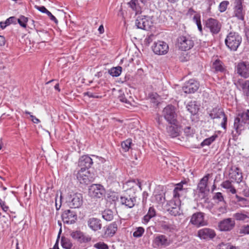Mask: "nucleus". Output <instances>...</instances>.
I'll return each instance as SVG.
<instances>
[{
  "label": "nucleus",
  "mask_w": 249,
  "mask_h": 249,
  "mask_svg": "<svg viewBox=\"0 0 249 249\" xmlns=\"http://www.w3.org/2000/svg\"><path fill=\"white\" fill-rule=\"evenodd\" d=\"M199 83L194 79H190L186 82L183 87V90L186 93H193L198 89Z\"/></svg>",
  "instance_id": "obj_19"
},
{
  "label": "nucleus",
  "mask_w": 249,
  "mask_h": 249,
  "mask_svg": "<svg viewBox=\"0 0 249 249\" xmlns=\"http://www.w3.org/2000/svg\"><path fill=\"white\" fill-rule=\"evenodd\" d=\"M5 23V22H0V27L2 29H4L6 26H7V24H4Z\"/></svg>",
  "instance_id": "obj_64"
},
{
  "label": "nucleus",
  "mask_w": 249,
  "mask_h": 249,
  "mask_svg": "<svg viewBox=\"0 0 249 249\" xmlns=\"http://www.w3.org/2000/svg\"><path fill=\"white\" fill-rule=\"evenodd\" d=\"M162 115L169 124H175L177 123V114L173 106L168 105L164 107L162 111Z\"/></svg>",
  "instance_id": "obj_4"
},
{
  "label": "nucleus",
  "mask_w": 249,
  "mask_h": 249,
  "mask_svg": "<svg viewBox=\"0 0 249 249\" xmlns=\"http://www.w3.org/2000/svg\"><path fill=\"white\" fill-rule=\"evenodd\" d=\"M241 233L249 234V226H246L240 231Z\"/></svg>",
  "instance_id": "obj_54"
},
{
  "label": "nucleus",
  "mask_w": 249,
  "mask_h": 249,
  "mask_svg": "<svg viewBox=\"0 0 249 249\" xmlns=\"http://www.w3.org/2000/svg\"><path fill=\"white\" fill-rule=\"evenodd\" d=\"M217 137V135L215 134L211 137L205 139L200 144L202 147H203L206 145H210L213 142L216 138Z\"/></svg>",
  "instance_id": "obj_39"
},
{
  "label": "nucleus",
  "mask_w": 249,
  "mask_h": 249,
  "mask_svg": "<svg viewBox=\"0 0 249 249\" xmlns=\"http://www.w3.org/2000/svg\"><path fill=\"white\" fill-rule=\"evenodd\" d=\"M213 68L216 71H222L224 68L222 66V63L219 60H216L213 64Z\"/></svg>",
  "instance_id": "obj_42"
},
{
  "label": "nucleus",
  "mask_w": 249,
  "mask_h": 249,
  "mask_svg": "<svg viewBox=\"0 0 249 249\" xmlns=\"http://www.w3.org/2000/svg\"><path fill=\"white\" fill-rule=\"evenodd\" d=\"M128 4L133 10L136 11V13L141 12V8L138 4V0H131Z\"/></svg>",
  "instance_id": "obj_37"
},
{
  "label": "nucleus",
  "mask_w": 249,
  "mask_h": 249,
  "mask_svg": "<svg viewBox=\"0 0 249 249\" xmlns=\"http://www.w3.org/2000/svg\"><path fill=\"white\" fill-rule=\"evenodd\" d=\"M135 25L139 29L148 30L152 26L153 21L150 17L140 16L136 19Z\"/></svg>",
  "instance_id": "obj_7"
},
{
  "label": "nucleus",
  "mask_w": 249,
  "mask_h": 249,
  "mask_svg": "<svg viewBox=\"0 0 249 249\" xmlns=\"http://www.w3.org/2000/svg\"><path fill=\"white\" fill-rule=\"evenodd\" d=\"M109 197L111 198L112 199V201H116L118 199L117 196H116V195L114 194H113L112 195H110L109 196Z\"/></svg>",
  "instance_id": "obj_60"
},
{
  "label": "nucleus",
  "mask_w": 249,
  "mask_h": 249,
  "mask_svg": "<svg viewBox=\"0 0 249 249\" xmlns=\"http://www.w3.org/2000/svg\"><path fill=\"white\" fill-rule=\"evenodd\" d=\"M0 205L4 212H6L8 211L9 207L6 205L5 202L0 200Z\"/></svg>",
  "instance_id": "obj_52"
},
{
  "label": "nucleus",
  "mask_w": 249,
  "mask_h": 249,
  "mask_svg": "<svg viewBox=\"0 0 249 249\" xmlns=\"http://www.w3.org/2000/svg\"><path fill=\"white\" fill-rule=\"evenodd\" d=\"M172 243L171 240L164 234L156 235L152 241L154 248L161 249L169 246Z\"/></svg>",
  "instance_id": "obj_5"
},
{
  "label": "nucleus",
  "mask_w": 249,
  "mask_h": 249,
  "mask_svg": "<svg viewBox=\"0 0 249 249\" xmlns=\"http://www.w3.org/2000/svg\"><path fill=\"white\" fill-rule=\"evenodd\" d=\"M28 21V18L21 15L19 16V18H17V22L23 28H26L27 27V23Z\"/></svg>",
  "instance_id": "obj_43"
},
{
  "label": "nucleus",
  "mask_w": 249,
  "mask_h": 249,
  "mask_svg": "<svg viewBox=\"0 0 249 249\" xmlns=\"http://www.w3.org/2000/svg\"><path fill=\"white\" fill-rule=\"evenodd\" d=\"M173 125L167 126L166 129L168 135L172 138H175L179 135V128L177 123Z\"/></svg>",
  "instance_id": "obj_28"
},
{
  "label": "nucleus",
  "mask_w": 249,
  "mask_h": 249,
  "mask_svg": "<svg viewBox=\"0 0 249 249\" xmlns=\"http://www.w3.org/2000/svg\"><path fill=\"white\" fill-rule=\"evenodd\" d=\"M125 186L129 187V189L136 188L137 187L141 188V183L138 180H132L128 181L126 182Z\"/></svg>",
  "instance_id": "obj_40"
},
{
  "label": "nucleus",
  "mask_w": 249,
  "mask_h": 249,
  "mask_svg": "<svg viewBox=\"0 0 249 249\" xmlns=\"http://www.w3.org/2000/svg\"><path fill=\"white\" fill-rule=\"evenodd\" d=\"M229 4V2L228 0H223L222 2H221L219 5L218 6V10L221 12H225Z\"/></svg>",
  "instance_id": "obj_47"
},
{
  "label": "nucleus",
  "mask_w": 249,
  "mask_h": 249,
  "mask_svg": "<svg viewBox=\"0 0 249 249\" xmlns=\"http://www.w3.org/2000/svg\"><path fill=\"white\" fill-rule=\"evenodd\" d=\"M83 196L80 193H74L69 196V205L72 208H78L83 204Z\"/></svg>",
  "instance_id": "obj_13"
},
{
  "label": "nucleus",
  "mask_w": 249,
  "mask_h": 249,
  "mask_svg": "<svg viewBox=\"0 0 249 249\" xmlns=\"http://www.w3.org/2000/svg\"><path fill=\"white\" fill-rule=\"evenodd\" d=\"M5 39L4 36H0V47L3 46L5 45Z\"/></svg>",
  "instance_id": "obj_57"
},
{
  "label": "nucleus",
  "mask_w": 249,
  "mask_h": 249,
  "mask_svg": "<svg viewBox=\"0 0 249 249\" xmlns=\"http://www.w3.org/2000/svg\"><path fill=\"white\" fill-rule=\"evenodd\" d=\"M233 217L236 220L239 221H244L248 218V216L242 213H236L233 215Z\"/></svg>",
  "instance_id": "obj_45"
},
{
  "label": "nucleus",
  "mask_w": 249,
  "mask_h": 249,
  "mask_svg": "<svg viewBox=\"0 0 249 249\" xmlns=\"http://www.w3.org/2000/svg\"><path fill=\"white\" fill-rule=\"evenodd\" d=\"M160 227L162 230L166 232H172L176 230V226L174 225L166 222H162L160 224Z\"/></svg>",
  "instance_id": "obj_32"
},
{
  "label": "nucleus",
  "mask_w": 249,
  "mask_h": 249,
  "mask_svg": "<svg viewBox=\"0 0 249 249\" xmlns=\"http://www.w3.org/2000/svg\"><path fill=\"white\" fill-rule=\"evenodd\" d=\"M229 176L230 178L235 180L237 183H240L242 180V174L239 168L232 166L231 168Z\"/></svg>",
  "instance_id": "obj_22"
},
{
  "label": "nucleus",
  "mask_w": 249,
  "mask_h": 249,
  "mask_svg": "<svg viewBox=\"0 0 249 249\" xmlns=\"http://www.w3.org/2000/svg\"><path fill=\"white\" fill-rule=\"evenodd\" d=\"M120 201L121 204L131 208L134 206L136 199L135 197H131L130 196H124L120 197Z\"/></svg>",
  "instance_id": "obj_27"
},
{
  "label": "nucleus",
  "mask_w": 249,
  "mask_h": 249,
  "mask_svg": "<svg viewBox=\"0 0 249 249\" xmlns=\"http://www.w3.org/2000/svg\"><path fill=\"white\" fill-rule=\"evenodd\" d=\"M195 13H196V12L192 8H190L188 10V12L187 13V15H189V16H192V15H193Z\"/></svg>",
  "instance_id": "obj_59"
},
{
  "label": "nucleus",
  "mask_w": 249,
  "mask_h": 249,
  "mask_svg": "<svg viewBox=\"0 0 249 249\" xmlns=\"http://www.w3.org/2000/svg\"><path fill=\"white\" fill-rule=\"evenodd\" d=\"M144 232V228L142 227H139L136 228L135 231L133 233V235L136 238H139L142 236Z\"/></svg>",
  "instance_id": "obj_46"
},
{
  "label": "nucleus",
  "mask_w": 249,
  "mask_h": 249,
  "mask_svg": "<svg viewBox=\"0 0 249 249\" xmlns=\"http://www.w3.org/2000/svg\"><path fill=\"white\" fill-rule=\"evenodd\" d=\"M154 36L153 35H151L150 36H148L147 38H146V42L148 43H150L151 41H152V37Z\"/></svg>",
  "instance_id": "obj_61"
},
{
  "label": "nucleus",
  "mask_w": 249,
  "mask_h": 249,
  "mask_svg": "<svg viewBox=\"0 0 249 249\" xmlns=\"http://www.w3.org/2000/svg\"><path fill=\"white\" fill-rule=\"evenodd\" d=\"M122 68L121 66L113 67L108 70V73L113 77H118L122 73Z\"/></svg>",
  "instance_id": "obj_33"
},
{
  "label": "nucleus",
  "mask_w": 249,
  "mask_h": 249,
  "mask_svg": "<svg viewBox=\"0 0 249 249\" xmlns=\"http://www.w3.org/2000/svg\"><path fill=\"white\" fill-rule=\"evenodd\" d=\"M218 211L219 213V214L220 213H224L227 212V208L225 206H222L218 208Z\"/></svg>",
  "instance_id": "obj_56"
},
{
  "label": "nucleus",
  "mask_w": 249,
  "mask_h": 249,
  "mask_svg": "<svg viewBox=\"0 0 249 249\" xmlns=\"http://www.w3.org/2000/svg\"><path fill=\"white\" fill-rule=\"evenodd\" d=\"M209 116L213 119L220 118L222 117V121L221 123V125L222 128L226 129L227 118L222 108L218 107L213 108L210 111Z\"/></svg>",
  "instance_id": "obj_9"
},
{
  "label": "nucleus",
  "mask_w": 249,
  "mask_h": 249,
  "mask_svg": "<svg viewBox=\"0 0 249 249\" xmlns=\"http://www.w3.org/2000/svg\"><path fill=\"white\" fill-rule=\"evenodd\" d=\"M186 184L187 181L185 180L176 184L173 190V198L167 203L166 210L172 215L176 216L180 213L181 201L179 197L182 192L187 191V188L183 187V185Z\"/></svg>",
  "instance_id": "obj_1"
},
{
  "label": "nucleus",
  "mask_w": 249,
  "mask_h": 249,
  "mask_svg": "<svg viewBox=\"0 0 249 249\" xmlns=\"http://www.w3.org/2000/svg\"><path fill=\"white\" fill-rule=\"evenodd\" d=\"M71 236L73 239L77 240L78 242L81 243L88 242L91 240L90 237L86 236L82 232L79 231L71 232Z\"/></svg>",
  "instance_id": "obj_23"
},
{
  "label": "nucleus",
  "mask_w": 249,
  "mask_h": 249,
  "mask_svg": "<svg viewBox=\"0 0 249 249\" xmlns=\"http://www.w3.org/2000/svg\"><path fill=\"white\" fill-rule=\"evenodd\" d=\"M242 40V37L238 33L231 32L227 35L225 42L228 49L231 51H235L241 43Z\"/></svg>",
  "instance_id": "obj_3"
},
{
  "label": "nucleus",
  "mask_w": 249,
  "mask_h": 249,
  "mask_svg": "<svg viewBox=\"0 0 249 249\" xmlns=\"http://www.w3.org/2000/svg\"><path fill=\"white\" fill-rule=\"evenodd\" d=\"M235 226V221L231 218H225L219 222L218 228L221 231H229Z\"/></svg>",
  "instance_id": "obj_20"
},
{
  "label": "nucleus",
  "mask_w": 249,
  "mask_h": 249,
  "mask_svg": "<svg viewBox=\"0 0 249 249\" xmlns=\"http://www.w3.org/2000/svg\"><path fill=\"white\" fill-rule=\"evenodd\" d=\"M87 224L89 227L95 231L100 230L102 228L101 220L97 218L92 217L89 219Z\"/></svg>",
  "instance_id": "obj_25"
},
{
  "label": "nucleus",
  "mask_w": 249,
  "mask_h": 249,
  "mask_svg": "<svg viewBox=\"0 0 249 249\" xmlns=\"http://www.w3.org/2000/svg\"><path fill=\"white\" fill-rule=\"evenodd\" d=\"M237 84L240 87L242 92L243 95L246 99H249V80H238Z\"/></svg>",
  "instance_id": "obj_24"
},
{
  "label": "nucleus",
  "mask_w": 249,
  "mask_h": 249,
  "mask_svg": "<svg viewBox=\"0 0 249 249\" xmlns=\"http://www.w3.org/2000/svg\"><path fill=\"white\" fill-rule=\"evenodd\" d=\"M93 164L92 160L90 157L87 155L82 156L79 160V166L82 168H84L87 170L90 168Z\"/></svg>",
  "instance_id": "obj_26"
},
{
  "label": "nucleus",
  "mask_w": 249,
  "mask_h": 249,
  "mask_svg": "<svg viewBox=\"0 0 249 249\" xmlns=\"http://www.w3.org/2000/svg\"><path fill=\"white\" fill-rule=\"evenodd\" d=\"M237 73L244 78L249 77V62L241 61L236 66Z\"/></svg>",
  "instance_id": "obj_17"
},
{
  "label": "nucleus",
  "mask_w": 249,
  "mask_h": 249,
  "mask_svg": "<svg viewBox=\"0 0 249 249\" xmlns=\"http://www.w3.org/2000/svg\"><path fill=\"white\" fill-rule=\"evenodd\" d=\"M190 222L197 227L204 226L207 224V222L204 220V214L201 212L194 213Z\"/></svg>",
  "instance_id": "obj_16"
},
{
  "label": "nucleus",
  "mask_w": 249,
  "mask_h": 249,
  "mask_svg": "<svg viewBox=\"0 0 249 249\" xmlns=\"http://www.w3.org/2000/svg\"><path fill=\"white\" fill-rule=\"evenodd\" d=\"M102 216L103 219L106 221H111L114 217L113 212L110 209L105 210L102 213Z\"/></svg>",
  "instance_id": "obj_31"
},
{
  "label": "nucleus",
  "mask_w": 249,
  "mask_h": 249,
  "mask_svg": "<svg viewBox=\"0 0 249 249\" xmlns=\"http://www.w3.org/2000/svg\"><path fill=\"white\" fill-rule=\"evenodd\" d=\"M30 117L32 118V121L34 123L37 124L40 122L39 120L36 118L35 116H33V115H31Z\"/></svg>",
  "instance_id": "obj_58"
},
{
  "label": "nucleus",
  "mask_w": 249,
  "mask_h": 249,
  "mask_svg": "<svg viewBox=\"0 0 249 249\" xmlns=\"http://www.w3.org/2000/svg\"><path fill=\"white\" fill-rule=\"evenodd\" d=\"M52 20L54 21L55 23L57 22V20L55 18V17L53 16L52 14L49 17Z\"/></svg>",
  "instance_id": "obj_63"
},
{
  "label": "nucleus",
  "mask_w": 249,
  "mask_h": 249,
  "mask_svg": "<svg viewBox=\"0 0 249 249\" xmlns=\"http://www.w3.org/2000/svg\"><path fill=\"white\" fill-rule=\"evenodd\" d=\"M186 108L191 114H196L197 112L198 107L196 105V102H190L186 106Z\"/></svg>",
  "instance_id": "obj_35"
},
{
  "label": "nucleus",
  "mask_w": 249,
  "mask_h": 249,
  "mask_svg": "<svg viewBox=\"0 0 249 249\" xmlns=\"http://www.w3.org/2000/svg\"><path fill=\"white\" fill-rule=\"evenodd\" d=\"M105 189L104 187L99 184H93L89 189V196L95 198H100L105 195Z\"/></svg>",
  "instance_id": "obj_8"
},
{
  "label": "nucleus",
  "mask_w": 249,
  "mask_h": 249,
  "mask_svg": "<svg viewBox=\"0 0 249 249\" xmlns=\"http://www.w3.org/2000/svg\"><path fill=\"white\" fill-rule=\"evenodd\" d=\"M249 124V110L247 109L238 113L235 118L233 127L237 133L240 134L244 130L245 125Z\"/></svg>",
  "instance_id": "obj_2"
},
{
  "label": "nucleus",
  "mask_w": 249,
  "mask_h": 249,
  "mask_svg": "<svg viewBox=\"0 0 249 249\" xmlns=\"http://www.w3.org/2000/svg\"><path fill=\"white\" fill-rule=\"evenodd\" d=\"M93 247L97 249H108V246L104 242H99L93 245Z\"/></svg>",
  "instance_id": "obj_48"
},
{
  "label": "nucleus",
  "mask_w": 249,
  "mask_h": 249,
  "mask_svg": "<svg viewBox=\"0 0 249 249\" xmlns=\"http://www.w3.org/2000/svg\"><path fill=\"white\" fill-rule=\"evenodd\" d=\"M156 215V210L153 207H150L148 210V212L146 215H145L143 218V220L144 223H147L150 219L153 217H154Z\"/></svg>",
  "instance_id": "obj_34"
},
{
  "label": "nucleus",
  "mask_w": 249,
  "mask_h": 249,
  "mask_svg": "<svg viewBox=\"0 0 249 249\" xmlns=\"http://www.w3.org/2000/svg\"><path fill=\"white\" fill-rule=\"evenodd\" d=\"M118 229V226L116 222H113L110 224L107 227L105 234L107 236L112 237L116 233Z\"/></svg>",
  "instance_id": "obj_29"
},
{
  "label": "nucleus",
  "mask_w": 249,
  "mask_h": 249,
  "mask_svg": "<svg viewBox=\"0 0 249 249\" xmlns=\"http://www.w3.org/2000/svg\"><path fill=\"white\" fill-rule=\"evenodd\" d=\"M36 9H37L38 11L40 12L45 13L47 12L48 10L43 6H36Z\"/></svg>",
  "instance_id": "obj_53"
},
{
  "label": "nucleus",
  "mask_w": 249,
  "mask_h": 249,
  "mask_svg": "<svg viewBox=\"0 0 249 249\" xmlns=\"http://www.w3.org/2000/svg\"><path fill=\"white\" fill-rule=\"evenodd\" d=\"M210 174H208L204 176L199 181L197 184V189L198 191L199 195L202 198H204L206 195V192H209L208 189V181L209 178Z\"/></svg>",
  "instance_id": "obj_15"
},
{
  "label": "nucleus",
  "mask_w": 249,
  "mask_h": 249,
  "mask_svg": "<svg viewBox=\"0 0 249 249\" xmlns=\"http://www.w3.org/2000/svg\"><path fill=\"white\" fill-rule=\"evenodd\" d=\"M193 21L196 24L198 30L202 33V26L200 20V15L198 14H195L193 17Z\"/></svg>",
  "instance_id": "obj_41"
},
{
  "label": "nucleus",
  "mask_w": 249,
  "mask_h": 249,
  "mask_svg": "<svg viewBox=\"0 0 249 249\" xmlns=\"http://www.w3.org/2000/svg\"><path fill=\"white\" fill-rule=\"evenodd\" d=\"M176 45L179 50L186 51L191 49L194 46V43L190 37L180 36L178 38Z\"/></svg>",
  "instance_id": "obj_6"
},
{
  "label": "nucleus",
  "mask_w": 249,
  "mask_h": 249,
  "mask_svg": "<svg viewBox=\"0 0 249 249\" xmlns=\"http://www.w3.org/2000/svg\"><path fill=\"white\" fill-rule=\"evenodd\" d=\"M131 143L132 140L131 139H127L122 142L121 146L124 152H127L129 150Z\"/></svg>",
  "instance_id": "obj_44"
},
{
  "label": "nucleus",
  "mask_w": 249,
  "mask_h": 249,
  "mask_svg": "<svg viewBox=\"0 0 249 249\" xmlns=\"http://www.w3.org/2000/svg\"><path fill=\"white\" fill-rule=\"evenodd\" d=\"M98 31L100 34H102L104 32V27L102 25H100L98 28Z\"/></svg>",
  "instance_id": "obj_62"
},
{
  "label": "nucleus",
  "mask_w": 249,
  "mask_h": 249,
  "mask_svg": "<svg viewBox=\"0 0 249 249\" xmlns=\"http://www.w3.org/2000/svg\"><path fill=\"white\" fill-rule=\"evenodd\" d=\"M61 244L64 249H71L72 247V244L71 240L65 237H62L61 240Z\"/></svg>",
  "instance_id": "obj_36"
},
{
  "label": "nucleus",
  "mask_w": 249,
  "mask_h": 249,
  "mask_svg": "<svg viewBox=\"0 0 249 249\" xmlns=\"http://www.w3.org/2000/svg\"><path fill=\"white\" fill-rule=\"evenodd\" d=\"M77 178L80 183L87 184L92 181L94 178L88 170L82 168L77 173Z\"/></svg>",
  "instance_id": "obj_12"
},
{
  "label": "nucleus",
  "mask_w": 249,
  "mask_h": 249,
  "mask_svg": "<svg viewBox=\"0 0 249 249\" xmlns=\"http://www.w3.org/2000/svg\"><path fill=\"white\" fill-rule=\"evenodd\" d=\"M152 49L155 54L164 55L167 53L169 47L166 42L158 41L154 43V45L152 46Z\"/></svg>",
  "instance_id": "obj_14"
},
{
  "label": "nucleus",
  "mask_w": 249,
  "mask_h": 249,
  "mask_svg": "<svg viewBox=\"0 0 249 249\" xmlns=\"http://www.w3.org/2000/svg\"><path fill=\"white\" fill-rule=\"evenodd\" d=\"M197 234L200 238L205 240L212 239L216 235L214 231L209 228H203L199 230Z\"/></svg>",
  "instance_id": "obj_21"
},
{
  "label": "nucleus",
  "mask_w": 249,
  "mask_h": 249,
  "mask_svg": "<svg viewBox=\"0 0 249 249\" xmlns=\"http://www.w3.org/2000/svg\"><path fill=\"white\" fill-rule=\"evenodd\" d=\"M243 0H235L233 7L232 17L237 19L243 20L245 14V11L243 9Z\"/></svg>",
  "instance_id": "obj_10"
},
{
  "label": "nucleus",
  "mask_w": 249,
  "mask_h": 249,
  "mask_svg": "<svg viewBox=\"0 0 249 249\" xmlns=\"http://www.w3.org/2000/svg\"><path fill=\"white\" fill-rule=\"evenodd\" d=\"M221 186L223 188L228 190L232 194H234L236 192V189L232 185L231 182L229 180L223 181L221 184Z\"/></svg>",
  "instance_id": "obj_30"
},
{
  "label": "nucleus",
  "mask_w": 249,
  "mask_h": 249,
  "mask_svg": "<svg viewBox=\"0 0 249 249\" xmlns=\"http://www.w3.org/2000/svg\"><path fill=\"white\" fill-rule=\"evenodd\" d=\"M17 23V18L15 17H11L5 20L4 24H7L8 26L12 23L16 24Z\"/></svg>",
  "instance_id": "obj_49"
},
{
  "label": "nucleus",
  "mask_w": 249,
  "mask_h": 249,
  "mask_svg": "<svg viewBox=\"0 0 249 249\" xmlns=\"http://www.w3.org/2000/svg\"><path fill=\"white\" fill-rule=\"evenodd\" d=\"M213 198L214 199L217 200L218 202L224 201L223 196L222 193L220 192L216 193Z\"/></svg>",
  "instance_id": "obj_50"
},
{
  "label": "nucleus",
  "mask_w": 249,
  "mask_h": 249,
  "mask_svg": "<svg viewBox=\"0 0 249 249\" xmlns=\"http://www.w3.org/2000/svg\"><path fill=\"white\" fill-rule=\"evenodd\" d=\"M119 94L118 95V98L122 103H125L126 107H128V105H130V102L129 100L126 97L124 93L122 90L119 91Z\"/></svg>",
  "instance_id": "obj_38"
},
{
  "label": "nucleus",
  "mask_w": 249,
  "mask_h": 249,
  "mask_svg": "<svg viewBox=\"0 0 249 249\" xmlns=\"http://www.w3.org/2000/svg\"><path fill=\"white\" fill-rule=\"evenodd\" d=\"M205 27L213 35H216L220 31L221 24L218 20L213 18H209L206 21Z\"/></svg>",
  "instance_id": "obj_11"
},
{
  "label": "nucleus",
  "mask_w": 249,
  "mask_h": 249,
  "mask_svg": "<svg viewBox=\"0 0 249 249\" xmlns=\"http://www.w3.org/2000/svg\"><path fill=\"white\" fill-rule=\"evenodd\" d=\"M61 232V229H60L57 240L52 249H59V248L58 247V238H59L60 234Z\"/></svg>",
  "instance_id": "obj_55"
},
{
  "label": "nucleus",
  "mask_w": 249,
  "mask_h": 249,
  "mask_svg": "<svg viewBox=\"0 0 249 249\" xmlns=\"http://www.w3.org/2000/svg\"><path fill=\"white\" fill-rule=\"evenodd\" d=\"M62 219L64 223L71 224L77 219V214L75 211L71 210L65 211L62 214Z\"/></svg>",
  "instance_id": "obj_18"
},
{
  "label": "nucleus",
  "mask_w": 249,
  "mask_h": 249,
  "mask_svg": "<svg viewBox=\"0 0 249 249\" xmlns=\"http://www.w3.org/2000/svg\"><path fill=\"white\" fill-rule=\"evenodd\" d=\"M83 95L84 96H88L89 98H98L100 97L99 96L95 94L90 91L84 92L83 93Z\"/></svg>",
  "instance_id": "obj_51"
}]
</instances>
